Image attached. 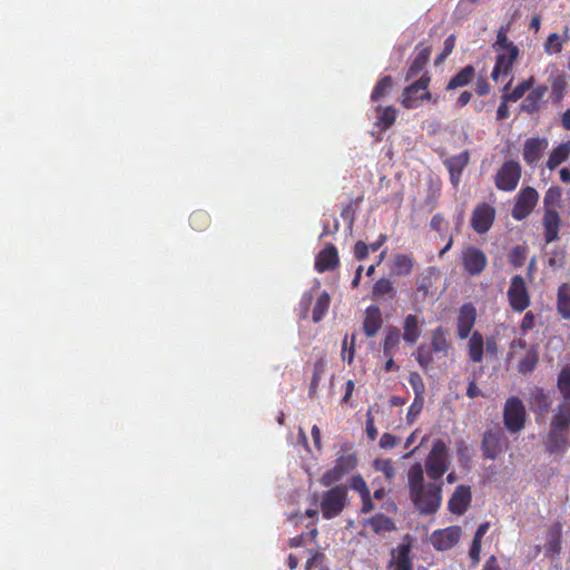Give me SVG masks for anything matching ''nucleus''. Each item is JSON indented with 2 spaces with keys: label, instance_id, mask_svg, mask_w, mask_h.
Here are the masks:
<instances>
[{
  "label": "nucleus",
  "instance_id": "13d9d810",
  "mask_svg": "<svg viewBox=\"0 0 570 570\" xmlns=\"http://www.w3.org/2000/svg\"><path fill=\"white\" fill-rule=\"evenodd\" d=\"M423 403H424V397L419 399V397L414 396L413 403L409 407V411L406 414V420L409 423H413L414 420L416 419V416L421 413V411L423 409Z\"/></svg>",
  "mask_w": 570,
  "mask_h": 570
},
{
  "label": "nucleus",
  "instance_id": "338daca9",
  "mask_svg": "<svg viewBox=\"0 0 570 570\" xmlns=\"http://www.w3.org/2000/svg\"><path fill=\"white\" fill-rule=\"evenodd\" d=\"M432 286V282L429 277H423L416 286V291L419 294H422L423 297H426L430 294V288Z\"/></svg>",
  "mask_w": 570,
  "mask_h": 570
},
{
  "label": "nucleus",
  "instance_id": "393cba45",
  "mask_svg": "<svg viewBox=\"0 0 570 570\" xmlns=\"http://www.w3.org/2000/svg\"><path fill=\"white\" fill-rule=\"evenodd\" d=\"M415 49L417 50V53L406 71V81L415 78L420 72H422L430 60L431 49L429 47H422V43H419Z\"/></svg>",
  "mask_w": 570,
  "mask_h": 570
},
{
  "label": "nucleus",
  "instance_id": "bb28decb",
  "mask_svg": "<svg viewBox=\"0 0 570 570\" xmlns=\"http://www.w3.org/2000/svg\"><path fill=\"white\" fill-rule=\"evenodd\" d=\"M363 524L370 527L375 534H383L396 530L394 520L384 513H376L365 519Z\"/></svg>",
  "mask_w": 570,
  "mask_h": 570
},
{
  "label": "nucleus",
  "instance_id": "473e14b6",
  "mask_svg": "<svg viewBox=\"0 0 570 570\" xmlns=\"http://www.w3.org/2000/svg\"><path fill=\"white\" fill-rule=\"evenodd\" d=\"M570 156V141L562 142L556 148L552 149V151L549 155L547 167L550 170H553L559 165L564 163Z\"/></svg>",
  "mask_w": 570,
  "mask_h": 570
},
{
  "label": "nucleus",
  "instance_id": "5701e85b",
  "mask_svg": "<svg viewBox=\"0 0 570 570\" xmlns=\"http://www.w3.org/2000/svg\"><path fill=\"white\" fill-rule=\"evenodd\" d=\"M469 159L470 153L468 150H464L459 155L445 159L444 165L449 170L450 178L453 185L459 184L462 171L466 167Z\"/></svg>",
  "mask_w": 570,
  "mask_h": 570
},
{
  "label": "nucleus",
  "instance_id": "3c124183",
  "mask_svg": "<svg viewBox=\"0 0 570 570\" xmlns=\"http://www.w3.org/2000/svg\"><path fill=\"white\" fill-rule=\"evenodd\" d=\"M567 89V81L562 75L553 78L551 82V96L554 101H560L563 99Z\"/></svg>",
  "mask_w": 570,
  "mask_h": 570
},
{
  "label": "nucleus",
  "instance_id": "4be33fe9",
  "mask_svg": "<svg viewBox=\"0 0 570 570\" xmlns=\"http://www.w3.org/2000/svg\"><path fill=\"white\" fill-rule=\"evenodd\" d=\"M383 324L382 313L379 306L370 305L365 309L362 328L367 337L375 336Z\"/></svg>",
  "mask_w": 570,
  "mask_h": 570
},
{
  "label": "nucleus",
  "instance_id": "49530a36",
  "mask_svg": "<svg viewBox=\"0 0 570 570\" xmlns=\"http://www.w3.org/2000/svg\"><path fill=\"white\" fill-rule=\"evenodd\" d=\"M508 28L509 26H507V28L501 27L497 32V40L493 43V48L497 52H511L513 48H518L507 36Z\"/></svg>",
  "mask_w": 570,
  "mask_h": 570
},
{
  "label": "nucleus",
  "instance_id": "e2e57ef3",
  "mask_svg": "<svg viewBox=\"0 0 570 570\" xmlns=\"http://www.w3.org/2000/svg\"><path fill=\"white\" fill-rule=\"evenodd\" d=\"M368 249L370 247L363 240H358L354 245L353 255L357 261H363L368 256Z\"/></svg>",
  "mask_w": 570,
  "mask_h": 570
},
{
  "label": "nucleus",
  "instance_id": "680f3d73",
  "mask_svg": "<svg viewBox=\"0 0 570 570\" xmlns=\"http://www.w3.org/2000/svg\"><path fill=\"white\" fill-rule=\"evenodd\" d=\"M376 469L382 471L386 479L391 480L394 478L395 469L391 460H382L376 462Z\"/></svg>",
  "mask_w": 570,
  "mask_h": 570
},
{
  "label": "nucleus",
  "instance_id": "a211bd4d",
  "mask_svg": "<svg viewBox=\"0 0 570 570\" xmlns=\"http://www.w3.org/2000/svg\"><path fill=\"white\" fill-rule=\"evenodd\" d=\"M519 48H513L511 52L502 51L498 52L495 57V63L491 72L493 81H498L501 76H508L511 73L513 65L519 57Z\"/></svg>",
  "mask_w": 570,
  "mask_h": 570
},
{
  "label": "nucleus",
  "instance_id": "6e6d98bb",
  "mask_svg": "<svg viewBox=\"0 0 570 570\" xmlns=\"http://www.w3.org/2000/svg\"><path fill=\"white\" fill-rule=\"evenodd\" d=\"M479 1L480 0H459L454 16L460 20L466 19L472 12V8L469 4H475Z\"/></svg>",
  "mask_w": 570,
  "mask_h": 570
},
{
  "label": "nucleus",
  "instance_id": "79ce46f5",
  "mask_svg": "<svg viewBox=\"0 0 570 570\" xmlns=\"http://www.w3.org/2000/svg\"><path fill=\"white\" fill-rule=\"evenodd\" d=\"M533 78L530 77L525 80H522L520 83H518L511 92L504 94L501 96V99L505 101L515 102L519 99H521L527 91H529L532 88L533 85Z\"/></svg>",
  "mask_w": 570,
  "mask_h": 570
},
{
  "label": "nucleus",
  "instance_id": "de8ad7c7",
  "mask_svg": "<svg viewBox=\"0 0 570 570\" xmlns=\"http://www.w3.org/2000/svg\"><path fill=\"white\" fill-rule=\"evenodd\" d=\"M538 353L534 350H529L519 362L518 371L523 375L533 372L538 364Z\"/></svg>",
  "mask_w": 570,
  "mask_h": 570
},
{
  "label": "nucleus",
  "instance_id": "c03bdc74",
  "mask_svg": "<svg viewBox=\"0 0 570 570\" xmlns=\"http://www.w3.org/2000/svg\"><path fill=\"white\" fill-rule=\"evenodd\" d=\"M557 387L562 395V401H570V365H566L560 371Z\"/></svg>",
  "mask_w": 570,
  "mask_h": 570
},
{
  "label": "nucleus",
  "instance_id": "c85d7f7f",
  "mask_svg": "<svg viewBox=\"0 0 570 570\" xmlns=\"http://www.w3.org/2000/svg\"><path fill=\"white\" fill-rule=\"evenodd\" d=\"M570 39L569 28L566 26L562 33L552 32L548 36L543 43L544 52L548 56L558 55L563 50L564 43Z\"/></svg>",
  "mask_w": 570,
  "mask_h": 570
},
{
  "label": "nucleus",
  "instance_id": "f257e3e1",
  "mask_svg": "<svg viewBox=\"0 0 570 570\" xmlns=\"http://www.w3.org/2000/svg\"><path fill=\"white\" fill-rule=\"evenodd\" d=\"M358 464L357 454L353 444L344 443L340 446L336 453V459L333 468L325 471L320 478V483L328 488L340 482L345 475L356 469Z\"/></svg>",
  "mask_w": 570,
  "mask_h": 570
},
{
  "label": "nucleus",
  "instance_id": "7ed1b4c3",
  "mask_svg": "<svg viewBox=\"0 0 570 570\" xmlns=\"http://www.w3.org/2000/svg\"><path fill=\"white\" fill-rule=\"evenodd\" d=\"M410 498L421 514H433L442 502V487L436 483H428L417 493L410 494Z\"/></svg>",
  "mask_w": 570,
  "mask_h": 570
},
{
  "label": "nucleus",
  "instance_id": "37998d69",
  "mask_svg": "<svg viewBox=\"0 0 570 570\" xmlns=\"http://www.w3.org/2000/svg\"><path fill=\"white\" fill-rule=\"evenodd\" d=\"M562 189L559 186L550 187L543 197L544 210L557 209L561 206Z\"/></svg>",
  "mask_w": 570,
  "mask_h": 570
},
{
  "label": "nucleus",
  "instance_id": "9b49d317",
  "mask_svg": "<svg viewBox=\"0 0 570 570\" xmlns=\"http://www.w3.org/2000/svg\"><path fill=\"white\" fill-rule=\"evenodd\" d=\"M539 200V193L530 186L522 188L517 195L511 215L515 220L525 219L535 207Z\"/></svg>",
  "mask_w": 570,
  "mask_h": 570
},
{
  "label": "nucleus",
  "instance_id": "e433bc0d",
  "mask_svg": "<svg viewBox=\"0 0 570 570\" xmlns=\"http://www.w3.org/2000/svg\"><path fill=\"white\" fill-rule=\"evenodd\" d=\"M557 428L569 429L570 426V401H561L557 406L551 424Z\"/></svg>",
  "mask_w": 570,
  "mask_h": 570
},
{
  "label": "nucleus",
  "instance_id": "09e8293b",
  "mask_svg": "<svg viewBox=\"0 0 570 570\" xmlns=\"http://www.w3.org/2000/svg\"><path fill=\"white\" fill-rule=\"evenodd\" d=\"M324 372H325V362L323 360L316 361L314 363L313 375H312V380L309 383V390H308V395L311 397L315 396Z\"/></svg>",
  "mask_w": 570,
  "mask_h": 570
},
{
  "label": "nucleus",
  "instance_id": "f3484780",
  "mask_svg": "<svg viewBox=\"0 0 570 570\" xmlns=\"http://www.w3.org/2000/svg\"><path fill=\"white\" fill-rule=\"evenodd\" d=\"M476 321V308L475 306L469 302L464 303L460 309L456 322V332L458 336L461 340H465L470 336L471 331Z\"/></svg>",
  "mask_w": 570,
  "mask_h": 570
},
{
  "label": "nucleus",
  "instance_id": "8fccbe9b",
  "mask_svg": "<svg viewBox=\"0 0 570 570\" xmlns=\"http://www.w3.org/2000/svg\"><path fill=\"white\" fill-rule=\"evenodd\" d=\"M393 85V79L391 76H384L382 77L375 85L372 94H371V100L376 101L380 100L382 97H384L389 90L391 89Z\"/></svg>",
  "mask_w": 570,
  "mask_h": 570
},
{
  "label": "nucleus",
  "instance_id": "f704fd0d",
  "mask_svg": "<svg viewBox=\"0 0 570 570\" xmlns=\"http://www.w3.org/2000/svg\"><path fill=\"white\" fill-rule=\"evenodd\" d=\"M384 296H389L391 299L395 296L393 283L386 277L377 279L374 283L371 292V297L374 301H377Z\"/></svg>",
  "mask_w": 570,
  "mask_h": 570
},
{
  "label": "nucleus",
  "instance_id": "2eb2a0df",
  "mask_svg": "<svg viewBox=\"0 0 570 570\" xmlns=\"http://www.w3.org/2000/svg\"><path fill=\"white\" fill-rule=\"evenodd\" d=\"M544 445L549 454H563L570 448V430L550 425Z\"/></svg>",
  "mask_w": 570,
  "mask_h": 570
},
{
  "label": "nucleus",
  "instance_id": "5fc2aeb1",
  "mask_svg": "<svg viewBox=\"0 0 570 570\" xmlns=\"http://www.w3.org/2000/svg\"><path fill=\"white\" fill-rule=\"evenodd\" d=\"M409 383L411 384L414 391L415 397H424L425 385L419 373L411 372L409 375Z\"/></svg>",
  "mask_w": 570,
  "mask_h": 570
},
{
  "label": "nucleus",
  "instance_id": "ea45409f",
  "mask_svg": "<svg viewBox=\"0 0 570 570\" xmlns=\"http://www.w3.org/2000/svg\"><path fill=\"white\" fill-rule=\"evenodd\" d=\"M376 110L380 114L376 126L380 127L381 130H387L395 122L397 110L392 106L385 108L379 106Z\"/></svg>",
  "mask_w": 570,
  "mask_h": 570
},
{
  "label": "nucleus",
  "instance_id": "774afa93",
  "mask_svg": "<svg viewBox=\"0 0 570 570\" xmlns=\"http://www.w3.org/2000/svg\"><path fill=\"white\" fill-rule=\"evenodd\" d=\"M491 87L485 78L478 79L475 83V92L479 96H485L490 92Z\"/></svg>",
  "mask_w": 570,
  "mask_h": 570
},
{
  "label": "nucleus",
  "instance_id": "7c9ffc66",
  "mask_svg": "<svg viewBox=\"0 0 570 570\" xmlns=\"http://www.w3.org/2000/svg\"><path fill=\"white\" fill-rule=\"evenodd\" d=\"M475 76V69L472 65H468L455 73L448 82L446 90H453L469 85Z\"/></svg>",
  "mask_w": 570,
  "mask_h": 570
},
{
  "label": "nucleus",
  "instance_id": "58836bf2",
  "mask_svg": "<svg viewBox=\"0 0 570 570\" xmlns=\"http://www.w3.org/2000/svg\"><path fill=\"white\" fill-rule=\"evenodd\" d=\"M401 338L402 335L400 330L396 326H390L386 330V334L382 344L383 355L394 354V351L400 345Z\"/></svg>",
  "mask_w": 570,
  "mask_h": 570
},
{
  "label": "nucleus",
  "instance_id": "4468645a",
  "mask_svg": "<svg viewBox=\"0 0 570 570\" xmlns=\"http://www.w3.org/2000/svg\"><path fill=\"white\" fill-rule=\"evenodd\" d=\"M462 535L461 527L450 525L445 529H439L431 534V543L438 551H446L453 548L460 541Z\"/></svg>",
  "mask_w": 570,
  "mask_h": 570
},
{
  "label": "nucleus",
  "instance_id": "dca6fc26",
  "mask_svg": "<svg viewBox=\"0 0 570 570\" xmlns=\"http://www.w3.org/2000/svg\"><path fill=\"white\" fill-rule=\"evenodd\" d=\"M549 146L546 137H531L523 144V160L527 165L535 167Z\"/></svg>",
  "mask_w": 570,
  "mask_h": 570
},
{
  "label": "nucleus",
  "instance_id": "bf43d9fd",
  "mask_svg": "<svg viewBox=\"0 0 570 570\" xmlns=\"http://www.w3.org/2000/svg\"><path fill=\"white\" fill-rule=\"evenodd\" d=\"M525 261V253L521 246H515L512 248L510 254V263L514 267H521Z\"/></svg>",
  "mask_w": 570,
  "mask_h": 570
},
{
  "label": "nucleus",
  "instance_id": "9d476101",
  "mask_svg": "<svg viewBox=\"0 0 570 570\" xmlns=\"http://www.w3.org/2000/svg\"><path fill=\"white\" fill-rule=\"evenodd\" d=\"M507 295L511 308L515 312L521 313L530 305V296L525 281L521 275H514L511 278Z\"/></svg>",
  "mask_w": 570,
  "mask_h": 570
},
{
  "label": "nucleus",
  "instance_id": "c9c22d12",
  "mask_svg": "<svg viewBox=\"0 0 570 570\" xmlns=\"http://www.w3.org/2000/svg\"><path fill=\"white\" fill-rule=\"evenodd\" d=\"M407 487L410 494L417 493L420 489L425 487L424 473L420 463H415L411 466L407 475Z\"/></svg>",
  "mask_w": 570,
  "mask_h": 570
},
{
  "label": "nucleus",
  "instance_id": "ddd939ff",
  "mask_svg": "<svg viewBox=\"0 0 570 570\" xmlns=\"http://www.w3.org/2000/svg\"><path fill=\"white\" fill-rule=\"evenodd\" d=\"M505 445L507 438L500 428L484 432L481 450L485 459L495 460L502 453Z\"/></svg>",
  "mask_w": 570,
  "mask_h": 570
},
{
  "label": "nucleus",
  "instance_id": "39448f33",
  "mask_svg": "<svg viewBox=\"0 0 570 570\" xmlns=\"http://www.w3.org/2000/svg\"><path fill=\"white\" fill-rule=\"evenodd\" d=\"M431 77L424 72L416 81L406 86L401 95V104L406 109L417 108L422 101L432 98L428 90Z\"/></svg>",
  "mask_w": 570,
  "mask_h": 570
},
{
  "label": "nucleus",
  "instance_id": "72a5a7b5",
  "mask_svg": "<svg viewBox=\"0 0 570 570\" xmlns=\"http://www.w3.org/2000/svg\"><path fill=\"white\" fill-rule=\"evenodd\" d=\"M431 347L434 353H440L443 356L448 355L450 343L446 338V333L443 327L438 326L433 330L431 335Z\"/></svg>",
  "mask_w": 570,
  "mask_h": 570
},
{
  "label": "nucleus",
  "instance_id": "b1692460",
  "mask_svg": "<svg viewBox=\"0 0 570 570\" xmlns=\"http://www.w3.org/2000/svg\"><path fill=\"white\" fill-rule=\"evenodd\" d=\"M548 91L547 86L540 85L528 94L520 105V110L528 115H533L539 111L541 102Z\"/></svg>",
  "mask_w": 570,
  "mask_h": 570
},
{
  "label": "nucleus",
  "instance_id": "aec40b11",
  "mask_svg": "<svg viewBox=\"0 0 570 570\" xmlns=\"http://www.w3.org/2000/svg\"><path fill=\"white\" fill-rule=\"evenodd\" d=\"M338 252L332 243L326 244L315 258V269L318 273L333 271L338 266Z\"/></svg>",
  "mask_w": 570,
  "mask_h": 570
},
{
  "label": "nucleus",
  "instance_id": "f8f14e48",
  "mask_svg": "<svg viewBox=\"0 0 570 570\" xmlns=\"http://www.w3.org/2000/svg\"><path fill=\"white\" fill-rule=\"evenodd\" d=\"M412 552V538L405 535L401 543H399L391 551V559L387 563L389 570H413L411 558Z\"/></svg>",
  "mask_w": 570,
  "mask_h": 570
},
{
  "label": "nucleus",
  "instance_id": "a18cd8bd",
  "mask_svg": "<svg viewBox=\"0 0 570 570\" xmlns=\"http://www.w3.org/2000/svg\"><path fill=\"white\" fill-rule=\"evenodd\" d=\"M189 224L197 232L205 230L210 224V216L207 212L198 209L191 213Z\"/></svg>",
  "mask_w": 570,
  "mask_h": 570
},
{
  "label": "nucleus",
  "instance_id": "6ab92c4d",
  "mask_svg": "<svg viewBox=\"0 0 570 570\" xmlns=\"http://www.w3.org/2000/svg\"><path fill=\"white\" fill-rule=\"evenodd\" d=\"M471 500L472 493L470 487L459 485L452 493L448 502V508L453 514L462 515L468 510Z\"/></svg>",
  "mask_w": 570,
  "mask_h": 570
},
{
  "label": "nucleus",
  "instance_id": "20e7f679",
  "mask_svg": "<svg viewBox=\"0 0 570 570\" xmlns=\"http://www.w3.org/2000/svg\"><path fill=\"white\" fill-rule=\"evenodd\" d=\"M449 449L444 441L436 440L425 459V471L430 479L439 480L449 470Z\"/></svg>",
  "mask_w": 570,
  "mask_h": 570
},
{
  "label": "nucleus",
  "instance_id": "0e129e2a",
  "mask_svg": "<svg viewBox=\"0 0 570 570\" xmlns=\"http://www.w3.org/2000/svg\"><path fill=\"white\" fill-rule=\"evenodd\" d=\"M397 443L399 438L387 432L383 433L380 439V446L385 450L393 449Z\"/></svg>",
  "mask_w": 570,
  "mask_h": 570
},
{
  "label": "nucleus",
  "instance_id": "2f4dec72",
  "mask_svg": "<svg viewBox=\"0 0 570 570\" xmlns=\"http://www.w3.org/2000/svg\"><path fill=\"white\" fill-rule=\"evenodd\" d=\"M557 311L564 318L570 320V285L563 283L557 293Z\"/></svg>",
  "mask_w": 570,
  "mask_h": 570
},
{
  "label": "nucleus",
  "instance_id": "0eeeda50",
  "mask_svg": "<svg viewBox=\"0 0 570 570\" xmlns=\"http://www.w3.org/2000/svg\"><path fill=\"white\" fill-rule=\"evenodd\" d=\"M521 178V166L518 161L507 160L499 168L494 184L495 187L503 191H512L517 188Z\"/></svg>",
  "mask_w": 570,
  "mask_h": 570
},
{
  "label": "nucleus",
  "instance_id": "4d7b16f0",
  "mask_svg": "<svg viewBox=\"0 0 570 570\" xmlns=\"http://www.w3.org/2000/svg\"><path fill=\"white\" fill-rule=\"evenodd\" d=\"M350 488L356 491L360 497L370 493V489L361 474H356L351 478Z\"/></svg>",
  "mask_w": 570,
  "mask_h": 570
},
{
  "label": "nucleus",
  "instance_id": "69168bd1",
  "mask_svg": "<svg viewBox=\"0 0 570 570\" xmlns=\"http://www.w3.org/2000/svg\"><path fill=\"white\" fill-rule=\"evenodd\" d=\"M361 512L366 514L374 510V503L372 501L371 492L364 495H361Z\"/></svg>",
  "mask_w": 570,
  "mask_h": 570
},
{
  "label": "nucleus",
  "instance_id": "603ef678",
  "mask_svg": "<svg viewBox=\"0 0 570 570\" xmlns=\"http://www.w3.org/2000/svg\"><path fill=\"white\" fill-rule=\"evenodd\" d=\"M355 340H356V333H353L351 336V342H348L347 335L344 337L342 342V358L344 361H347L348 364H352L354 360L355 354Z\"/></svg>",
  "mask_w": 570,
  "mask_h": 570
},
{
  "label": "nucleus",
  "instance_id": "c756f323",
  "mask_svg": "<svg viewBox=\"0 0 570 570\" xmlns=\"http://www.w3.org/2000/svg\"><path fill=\"white\" fill-rule=\"evenodd\" d=\"M469 357L473 363H481L484 354V338L483 335L475 331L470 335L468 341Z\"/></svg>",
  "mask_w": 570,
  "mask_h": 570
},
{
  "label": "nucleus",
  "instance_id": "412c9836",
  "mask_svg": "<svg viewBox=\"0 0 570 570\" xmlns=\"http://www.w3.org/2000/svg\"><path fill=\"white\" fill-rule=\"evenodd\" d=\"M542 224L544 228L543 236L547 244L559 239L561 218L557 209L544 210Z\"/></svg>",
  "mask_w": 570,
  "mask_h": 570
},
{
  "label": "nucleus",
  "instance_id": "a19ab883",
  "mask_svg": "<svg viewBox=\"0 0 570 570\" xmlns=\"http://www.w3.org/2000/svg\"><path fill=\"white\" fill-rule=\"evenodd\" d=\"M331 305V297L327 292H322L317 297L314 308L312 320L314 323H318L326 315Z\"/></svg>",
  "mask_w": 570,
  "mask_h": 570
},
{
  "label": "nucleus",
  "instance_id": "423d86ee",
  "mask_svg": "<svg viewBox=\"0 0 570 570\" xmlns=\"http://www.w3.org/2000/svg\"><path fill=\"white\" fill-rule=\"evenodd\" d=\"M527 417L525 407L522 401L517 396H511L505 401L503 409V423L509 432L517 433L524 428Z\"/></svg>",
  "mask_w": 570,
  "mask_h": 570
},
{
  "label": "nucleus",
  "instance_id": "052dcab7",
  "mask_svg": "<svg viewBox=\"0 0 570 570\" xmlns=\"http://www.w3.org/2000/svg\"><path fill=\"white\" fill-rule=\"evenodd\" d=\"M365 431L368 440L374 441L376 440L379 432L374 424V417L371 413V410L366 412V421H365Z\"/></svg>",
  "mask_w": 570,
  "mask_h": 570
},
{
  "label": "nucleus",
  "instance_id": "a878e982",
  "mask_svg": "<svg viewBox=\"0 0 570 570\" xmlns=\"http://www.w3.org/2000/svg\"><path fill=\"white\" fill-rule=\"evenodd\" d=\"M562 550V524L556 522L548 529V540L544 543L546 556H559Z\"/></svg>",
  "mask_w": 570,
  "mask_h": 570
},
{
  "label": "nucleus",
  "instance_id": "cd10ccee",
  "mask_svg": "<svg viewBox=\"0 0 570 570\" xmlns=\"http://www.w3.org/2000/svg\"><path fill=\"white\" fill-rule=\"evenodd\" d=\"M423 321L420 322L416 315L407 314L403 322L402 340L409 344H415L421 336V326Z\"/></svg>",
  "mask_w": 570,
  "mask_h": 570
},
{
  "label": "nucleus",
  "instance_id": "6e6552de",
  "mask_svg": "<svg viewBox=\"0 0 570 570\" xmlns=\"http://www.w3.org/2000/svg\"><path fill=\"white\" fill-rule=\"evenodd\" d=\"M495 216L497 210L494 206L485 202L479 203L471 214V228L479 235L487 234L493 226Z\"/></svg>",
  "mask_w": 570,
  "mask_h": 570
},
{
  "label": "nucleus",
  "instance_id": "1a4fd4ad",
  "mask_svg": "<svg viewBox=\"0 0 570 570\" xmlns=\"http://www.w3.org/2000/svg\"><path fill=\"white\" fill-rule=\"evenodd\" d=\"M461 264L468 275L479 276L488 265V257L482 249L470 245L462 249Z\"/></svg>",
  "mask_w": 570,
  "mask_h": 570
},
{
  "label": "nucleus",
  "instance_id": "4c0bfd02",
  "mask_svg": "<svg viewBox=\"0 0 570 570\" xmlns=\"http://www.w3.org/2000/svg\"><path fill=\"white\" fill-rule=\"evenodd\" d=\"M414 263L406 254H396L393 258L392 273L396 276H406L413 269Z\"/></svg>",
  "mask_w": 570,
  "mask_h": 570
},
{
  "label": "nucleus",
  "instance_id": "864d4df0",
  "mask_svg": "<svg viewBox=\"0 0 570 570\" xmlns=\"http://www.w3.org/2000/svg\"><path fill=\"white\" fill-rule=\"evenodd\" d=\"M432 352V350L428 348L424 345L419 346L416 350L415 358L421 368H423L424 371H426L433 362Z\"/></svg>",
  "mask_w": 570,
  "mask_h": 570
},
{
  "label": "nucleus",
  "instance_id": "f03ea898",
  "mask_svg": "<svg viewBox=\"0 0 570 570\" xmlns=\"http://www.w3.org/2000/svg\"><path fill=\"white\" fill-rule=\"evenodd\" d=\"M328 488L323 492L320 501V509L325 520L338 517L348 505V488L346 485L335 483Z\"/></svg>",
  "mask_w": 570,
  "mask_h": 570
}]
</instances>
